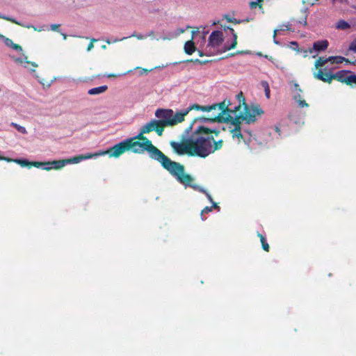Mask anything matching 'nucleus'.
<instances>
[{
    "instance_id": "obj_50",
    "label": "nucleus",
    "mask_w": 356,
    "mask_h": 356,
    "mask_svg": "<svg viewBox=\"0 0 356 356\" xmlns=\"http://www.w3.org/2000/svg\"><path fill=\"white\" fill-rule=\"evenodd\" d=\"M265 58H268V60H270L273 62V58L271 56H268L266 55Z\"/></svg>"
},
{
    "instance_id": "obj_9",
    "label": "nucleus",
    "mask_w": 356,
    "mask_h": 356,
    "mask_svg": "<svg viewBox=\"0 0 356 356\" xmlns=\"http://www.w3.org/2000/svg\"><path fill=\"white\" fill-rule=\"evenodd\" d=\"M333 79L341 83H346L348 86H353L356 83V74H351L348 70H340L332 74Z\"/></svg>"
},
{
    "instance_id": "obj_10",
    "label": "nucleus",
    "mask_w": 356,
    "mask_h": 356,
    "mask_svg": "<svg viewBox=\"0 0 356 356\" xmlns=\"http://www.w3.org/2000/svg\"><path fill=\"white\" fill-rule=\"evenodd\" d=\"M170 146L173 150L179 155L187 154L192 156V149L191 147V139L188 138L185 142L179 143L176 141H171Z\"/></svg>"
},
{
    "instance_id": "obj_48",
    "label": "nucleus",
    "mask_w": 356,
    "mask_h": 356,
    "mask_svg": "<svg viewBox=\"0 0 356 356\" xmlns=\"http://www.w3.org/2000/svg\"><path fill=\"white\" fill-rule=\"evenodd\" d=\"M116 76H117V75L115 74H109L107 75V77H108V78L116 77Z\"/></svg>"
},
{
    "instance_id": "obj_42",
    "label": "nucleus",
    "mask_w": 356,
    "mask_h": 356,
    "mask_svg": "<svg viewBox=\"0 0 356 356\" xmlns=\"http://www.w3.org/2000/svg\"><path fill=\"white\" fill-rule=\"evenodd\" d=\"M0 18L4 19H6V20H8V21H10V22H13V23H16V24H17V22H16L15 19H13L10 18V17H2V16H1V15H0Z\"/></svg>"
},
{
    "instance_id": "obj_19",
    "label": "nucleus",
    "mask_w": 356,
    "mask_h": 356,
    "mask_svg": "<svg viewBox=\"0 0 356 356\" xmlns=\"http://www.w3.org/2000/svg\"><path fill=\"white\" fill-rule=\"evenodd\" d=\"M108 89L107 86H101L97 88H93L88 91V93L90 95H99L104 92Z\"/></svg>"
},
{
    "instance_id": "obj_51",
    "label": "nucleus",
    "mask_w": 356,
    "mask_h": 356,
    "mask_svg": "<svg viewBox=\"0 0 356 356\" xmlns=\"http://www.w3.org/2000/svg\"><path fill=\"white\" fill-rule=\"evenodd\" d=\"M0 161H9L8 159H6L4 156H0Z\"/></svg>"
},
{
    "instance_id": "obj_49",
    "label": "nucleus",
    "mask_w": 356,
    "mask_h": 356,
    "mask_svg": "<svg viewBox=\"0 0 356 356\" xmlns=\"http://www.w3.org/2000/svg\"><path fill=\"white\" fill-rule=\"evenodd\" d=\"M243 51H238L237 52L234 53V54H232L231 55L232 56H234L235 54H243Z\"/></svg>"
},
{
    "instance_id": "obj_41",
    "label": "nucleus",
    "mask_w": 356,
    "mask_h": 356,
    "mask_svg": "<svg viewBox=\"0 0 356 356\" xmlns=\"http://www.w3.org/2000/svg\"><path fill=\"white\" fill-rule=\"evenodd\" d=\"M293 86H294V88H295V90H296V91H298V92H302V90H301L300 86H299V84H298V83H293Z\"/></svg>"
},
{
    "instance_id": "obj_38",
    "label": "nucleus",
    "mask_w": 356,
    "mask_h": 356,
    "mask_svg": "<svg viewBox=\"0 0 356 356\" xmlns=\"http://www.w3.org/2000/svg\"><path fill=\"white\" fill-rule=\"evenodd\" d=\"M97 42V40H96V39H94V38H93V39H92V40H91V41L90 42V43L88 44V47H87V51H90V50L93 48V47H94V45H93V42Z\"/></svg>"
},
{
    "instance_id": "obj_21",
    "label": "nucleus",
    "mask_w": 356,
    "mask_h": 356,
    "mask_svg": "<svg viewBox=\"0 0 356 356\" xmlns=\"http://www.w3.org/2000/svg\"><path fill=\"white\" fill-rule=\"evenodd\" d=\"M6 159H8L9 161H6L7 162H11L13 161L19 165H20L22 167H29L30 168V161L26 159H12L9 158L4 157Z\"/></svg>"
},
{
    "instance_id": "obj_7",
    "label": "nucleus",
    "mask_w": 356,
    "mask_h": 356,
    "mask_svg": "<svg viewBox=\"0 0 356 356\" xmlns=\"http://www.w3.org/2000/svg\"><path fill=\"white\" fill-rule=\"evenodd\" d=\"M228 106H231L229 100L224 99L222 102L214 104L209 106H201L197 104H193L186 108L188 113L192 110L201 111L204 112H211L216 109H222V112H227Z\"/></svg>"
},
{
    "instance_id": "obj_13",
    "label": "nucleus",
    "mask_w": 356,
    "mask_h": 356,
    "mask_svg": "<svg viewBox=\"0 0 356 356\" xmlns=\"http://www.w3.org/2000/svg\"><path fill=\"white\" fill-rule=\"evenodd\" d=\"M332 74L330 72H323L321 69H319L317 72L314 73V76L318 80L330 83L333 80Z\"/></svg>"
},
{
    "instance_id": "obj_39",
    "label": "nucleus",
    "mask_w": 356,
    "mask_h": 356,
    "mask_svg": "<svg viewBox=\"0 0 356 356\" xmlns=\"http://www.w3.org/2000/svg\"><path fill=\"white\" fill-rule=\"evenodd\" d=\"M188 62H194V63H199L200 65H202V64H205L207 63V61H203V60H201L200 59H195V60H193V59H191V60H187Z\"/></svg>"
},
{
    "instance_id": "obj_12",
    "label": "nucleus",
    "mask_w": 356,
    "mask_h": 356,
    "mask_svg": "<svg viewBox=\"0 0 356 356\" xmlns=\"http://www.w3.org/2000/svg\"><path fill=\"white\" fill-rule=\"evenodd\" d=\"M329 45V42L327 40H318L313 44V48H309L308 50H304L303 52L305 53L304 56L306 57L307 56V53H312L313 50L316 51H325L327 49V47Z\"/></svg>"
},
{
    "instance_id": "obj_15",
    "label": "nucleus",
    "mask_w": 356,
    "mask_h": 356,
    "mask_svg": "<svg viewBox=\"0 0 356 356\" xmlns=\"http://www.w3.org/2000/svg\"><path fill=\"white\" fill-rule=\"evenodd\" d=\"M97 156L95 154H86L84 155H79L76 156H74L71 159H67V163H79L82 160L92 159L93 157Z\"/></svg>"
},
{
    "instance_id": "obj_23",
    "label": "nucleus",
    "mask_w": 356,
    "mask_h": 356,
    "mask_svg": "<svg viewBox=\"0 0 356 356\" xmlns=\"http://www.w3.org/2000/svg\"><path fill=\"white\" fill-rule=\"evenodd\" d=\"M4 42L5 44L8 47H10L15 50L22 51V48L19 44L14 43L13 40L9 38H5Z\"/></svg>"
},
{
    "instance_id": "obj_18",
    "label": "nucleus",
    "mask_w": 356,
    "mask_h": 356,
    "mask_svg": "<svg viewBox=\"0 0 356 356\" xmlns=\"http://www.w3.org/2000/svg\"><path fill=\"white\" fill-rule=\"evenodd\" d=\"M228 29H229L230 32L233 35L234 40L229 45H227V44H225V45L224 47V51H229L230 49H233L237 45V35H236V33H235L233 28L228 27Z\"/></svg>"
},
{
    "instance_id": "obj_36",
    "label": "nucleus",
    "mask_w": 356,
    "mask_h": 356,
    "mask_svg": "<svg viewBox=\"0 0 356 356\" xmlns=\"http://www.w3.org/2000/svg\"><path fill=\"white\" fill-rule=\"evenodd\" d=\"M207 52L204 54L202 51L198 50L199 56H203L206 55V56H211L213 54V51H209V49L207 50Z\"/></svg>"
},
{
    "instance_id": "obj_16",
    "label": "nucleus",
    "mask_w": 356,
    "mask_h": 356,
    "mask_svg": "<svg viewBox=\"0 0 356 356\" xmlns=\"http://www.w3.org/2000/svg\"><path fill=\"white\" fill-rule=\"evenodd\" d=\"M67 159L66 160H58V161H54L51 162H47V165H52V166L50 167H45L44 169L45 170H50L51 169L55 170H59L65 166V164H67Z\"/></svg>"
},
{
    "instance_id": "obj_6",
    "label": "nucleus",
    "mask_w": 356,
    "mask_h": 356,
    "mask_svg": "<svg viewBox=\"0 0 356 356\" xmlns=\"http://www.w3.org/2000/svg\"><path fill=\"white\" fill-rule=\"evenodd\" d=\"M127 151H131L133 152V147L131 143H129L127 139L115 144L106 151L95 153V155L101 156L108 154L110 157L118 158Z\"/></svg>"
},
{
    "instance_id": "obj_22",
    "label": "nucleus",
    "mask_w": 356,
    "mask_h": 356,
    "mask_svg": "<svg viewBox=\"0 0 356 356\" xmlns=\"http://www.w3.org/2000/svg\"><path fill=\"white\" fill-rule=\"evenodd\" d=\"M301 92H299L298 94H296L295 96H294V99L298 102V106L301 108H303V107H308L309 106V104L305 102V99H303L302 98V96H301Z\"/></svg>"
},
{
    "instance_id": "obj_45",
    "label": "nucleus",
    "mask_w": 356,
    "mask_h": 356,
    "mask_svg": "<svg viewBox=\"0 0 356 356\" xmlns=\"http://www.w3.org/2000/svg\"><path fill=\"white\" fill-rule=\"evenodd\" d=\"M332 1L334 3V2H339L341 3H343V4H348V0H332Z\"/></svg>"
},
{
    "instance_id": "obj_11",
    "label": "nucleus",
    "mask_w": 356,
    "mask_h": 356,
    "mask_svg": "<svg viewBox=\"0 0 356 356\" xmlns=\"http://www.w3.org/2000/svg\"><path fill=\"white\" fill-rule=\"evenodd\" d=\"M223 42V34L220 31H213L208 41V44L207 46V49H209V51H214V49L216 47H219L222 42Z\"/></svg>"
},
{
    "instance_id": "obj_20",
    "label": "nucleus",
    "mask_w": 356,
    "mask_h": 356,
    "mask_svg": "<svg viewBox=\"0 0 356 356\" xmlns=\"http://www.w3.org/2000/svg\"><path fill=\"white\" fill-rule=\"evenodd\" d=\"M131 37H136V38L137 39H138V40H143V39H144V38H145V37H144L143 35H137V34H136L135 33H134L132 35H131L130 36H129V38H131ZM127 38H128V37H124V38H121V39H117V38H116V39H114L112 42H111L109 39H107V40H106V42L107 44H111L112 42H119V41H122V40H126V39H127Z\"/></svg>"
},
{
    "instance_id": "obj_24",
    "label": "nucleus",
    "mask_w": 356,
    "mask_h": 356,
    "mask_svg": "<svg viewBox=\"0 0 356 356\" xmlns=\"http://www.w3.org/2000/svg\"><path fill=\"white\" fill-rule=\"evenodd\" d=\"M257 236L260 239L263 250L266 252H269L270 246L268 243L266 242L265 237L259 232L257 233Z\"/></svg>"
},
{
    "instance_id": "obj_5",
    "label": "nucleus",
    "mask_w": 356,
    "mask_h": 356,
    "mask_svg": "<svg viewBox=\"0 0 356 356\" xmlns=\"http://www.w3.org/2000/svg\"><path fill=\"white\" fill-rule=\"evenodd\" d=\"M172 109L159 108L155 112V116L159 120H152L149 123L152 124L154 131L159 136H162L164 129L166 127H172Z\"/></svg>"
},
{
    "instance_id": "obj_52",
    "label": "nucleus",
    "mask_w": 356,
    "mask_h": 356,
    "mask_svg": "<svg viewBox=\"0 0 356 356\" xmlns=\"http://www.w3.org/2000/svg\"><path fill=\"white\" fill-rule=\"evenodd\" d=\"M302 23H303V24H304L305 26V25H307V17H305V18H304V19H303V22H302Z\"/></svg>"
},
{
    "instance_id": "obj_53",
    "label": "nucleus",
    "mask_w": 356,
    "mask_h": 356,
    "mask_svg": "<svg viewBox=\"0 0 356 356\" xmlns=\"http://www.w3.org/2000/svg\"><path fill=\"white\" fill-rule=\"evenodd\" d=\"M153 35H154V32L150 31L147 36H153Z\"/></svg>"
},
{
    "instance_id": "obj_43",
    "label": "nucleus",
    "mask_w": 356,
    "mask_h": 356,
    "mask_svg": "<svg viewBox=\"0 0 356 356\" xmlns=\"http://www.w3.org/2000/svg\"><path fill=\"white\" fill-rule=\"evenodd\" d=\"M59 26H60V24H52L51 26V29L52 31H58Z\"/></svg>"
},
{
    "instance_id": "obj_35",
    "label": "nucleus",
    "mask_w": 356,
    "mask_h": 356,
    "mask_svg": "<svg viewBox=\"0 0 356 356\" xmlns=\"http://www.w3.org/2000/svg\"><path fill=\"white\" fill-rule=\"evenodd\" d=\"M46 164H47V163H42V162H38V161H32V162L30 161V168L32 166L39 168L41 165H46Z\"/></svg>"
},
{
    "instance_id": "obj_60",
    "label": "nucleus",
    "mask_w": 356,
    "mask_h": 356,
    "mask_svg": "<svg viewBox=\"0 0 356 356\" xmlns=\"http://www.w3.org/2000/svg\"><path fill=\"white\" fill-rule=\"evenodd\" d=\"M353 85H356V83H353Z\"/></svg>"
},
{
    "instance_id": "obj_46",
    "label": "nucleus",
    "mask_w": 356,
    "mask_h": 356,
    "mask_svg": "<svg viewBox=\"0 0 356 356\" xmlns=\"http://www.w3.org/2000/svg\"><path fill=\"white\" fill-rule=\"evenodd\" d=\"M333 58H334V56H330L327 58V63L330 62L332 64H333Z\"/></svg>"
},
{
    "instance_id": "obj_27",
    "label": "nucleus",
    "mask_w": 356,
    "mask_h": 356,
    "mask_svg": "<svg viewBox=\"0 0 356 356\" xmlns=\"http://www.w3.org/2000/svg\"><path fill=\"white\" fill-rule=\"evenodd\" d=\"M336 27L338 29L346 30L350 28V24L347 22L341 19L337 22Z\"/></svg>"
},
{
    "instance_id": "obj_58",
    "label": "nucleus",
    "mask_w": 356,
    "mask_h": 356,
    "mask_svg": "<svg viewBox=\"0 0 356 356\" xmlns=\"http://www.w3.org/2000/svg\"><path fill=\"white\" fill-rule=\"evenodd\" d=\"M352 8L356 10V5L352 6Z\"/></svg>"
},
{
    "instance_id": "obj_8",
    "label": "nucleus",
    "mask_w": 356,
    "mask_h": 356,
    "mask_svg": "<svg viewBox=\"0 0 356 356\" xmlns=\"http://www.w3.org/2000/svg\"><path fill=\"white\" fill-rule=\"evenodd\" d=\"M218 113H212L209 117H200L196 118L193 120V123L191 124L190 128L192 127V125L194 122L197 121H200L202 122H227L229 123L230 121L231 114L227 113V112H222V109H217Z\"/></svg>"
},
{
    "instance_id": "obj_31",
    "label": "nucleus",
    "mask_w": 356,
    "mask_h": 356,
    "mask_svg": "<svg viewBox=\"0 0 356 356\" xmlns=\"http://www.w3.org/2000/svg\"><path fill=\"white\" fill-rule=\"evenodd\" d=\"M10 126L15 128L19 133L26 134L27 133L26 129L24 127L21 126L15 122H11Z\"/></svg>"
},
{
    "instance_id": "obj_54",
    "label": "nucleus",
    "mask_w": 356,
    "mask_h": 356,
    "mask_svg": "<svg viewBox=\"0 0 356 356\" xmlns=\"http://www.w3.org/2000/svg\"><path fill=\"white\" fill-rule=\"evenodd\" d=\"M63 38L65 40L67 38V35L65 33H62Z\"/></svg>"
},
{
    "instance_id": "obj_3",
    "label": "nucleus",
    "mask_w": 356,
    "mask_h": 356,
    "mask_svg": "<svg viewBox=\"0 0 356 356\" xmlns=\"http://www.w3.org/2000/svg\"><path fill=\"white\" fill-rule=\"evenodd\" d=\"M219 134L220 131L218 129L199 126L190 138L192 156L206 158L212 154L211 144L213 142L212 134L218 136Z\"/></svg>"
},
{
    "instance_id": "obj_47",
    "label": "nucleus",
    "mask_w": 356,
    "mask_h": 356,
    "mask_svg": "<svg viewBox=\"0 0 356 356\" xmlns=\"http://www.w3.org/2000/svg\"><path fill=\"white\" fill-rule=\"evenodd\" d=\"M347 63H349V64H353L354 65H356V59L354 60H350V62H348Z\"/></svg>"
},
{
    "instance_id": "obj_44",
    "label": "nucleus",
    "mask_w": 356,
    "mask_h": 356,
    "mask_svg": "<svg viewBox=\"0 0 356 356\" xmlns=\"http://www.w3.org/2000/svg\"><path fill=\"white\" fill-rule=\"evenodd\" d=\"M212 203H213V204L211 207H212V209H218L219 211L220 210V207L217 204V203L214 202L213 201Z\"/></svg>"
},
{
    "instance_id": "obj_57",
    "label": "nucleus",
    "mask_w": 356,
    "mask_h": 356,
    "mask_svg": "<svg viewBox=\"0 0 356 356\" xmlns=\"http://www.w3.org/2000/svg\"><path fill=\"white\" fill-rule=\"evenodd\" d=\"M257 54L258 56H262V54H261V53H260V52H259V53H257Z\"/></svg>"
},
{
    "instance_id": "obj_4",
    "label": "nucleus",
    "mask_w": 356,
    "mask_h": 356,
    "mask_svg": "<svg viewBox=\"0 0 356 356\" xmlns=\"http://www.w3.org/2000/svg\"><path fill=\"white\" fill-rule=\"evenodd\" d=\"M184 166L178 163V165L175 166L170 173L175 177L180 184L184 185L186 187L192 188L195 191L204 193L207 199L211 202H213L211 195L203 187L194 184V178L191 175L184 173Z\"/></svg>"
},
{
    "instance_id": "obj_25",
    "label": "nucleus",
    "mask_w": 356,
    "mask_h": 356,
    "mask_svg": "<svg viewBox=\"0 0 356 356\" xmlns=\"http://www.w3.org/2000/svg\"><path fill=\"white\" fill-rule=\"evenodd\" d=\"M291 31V25L290 24H283L282 26V27L279 29V31ZM278 32V30H275L274 31V33H273V41H274V43L276 44H279V42L276 40V35H277V33Z\"/></svg>"
},
{
    "instance_id": "obj_40",
    "label": "nucleus",
    "mask_w": 356,
    "mask_h": 356,
    "mask_svg": "<svg viewBox=\"0 0 356 356\" xmlns=\"http://www.w3.org/2000/svg\"><path fill=\"white\" fill-rule=\"evenodd\" d=\"M291 45L293 46V49L294 50H296L297 51H302V50L300 49L298 44L297 42H291Z\"/></svg>"
},
{
    "instance_id": "obj_37",
    "label": "nucleus",
    "mask_w": 356,
    "mask_h": 356,
    "mask_svg": "<svg viewBox=\"0 0 356 356\" xmlns=\"http://www.w3.org/2000/svg\"><path fill=\"white\" fill-rule=\"evenodd\" d=\"M318 0H302L303 4H309L311 6H314Z\"/></svg>"
},
{
    "instance_id": "obj_14",
    "label": "nucleus",
    "mask_w": 356,
    "mask_h": 356,
    "mask_svg": "<svg viewBox=\"0 0 356 356\" xmlns=\"http://www.w3.org/2000/svg\"><path fill=\"white\" fill-rule=\"evenodd\" d=\"M188 114L186 109L181 112H177L172 115V127L184 120L185 116Z\"/></svg>"
},
{
    "instance_id": "obj_34",
    "label": "nucleus",
    "mask_w": 356,
    "mask_h": 356,
    "mask_svg": "<svg viewBox=\"0 0 356 356\" xmlns=\"http://www.w3.org/2000/svg\"><path fill=\"white\" fill-rule=\"evenodd\" d=\"M348 49L353 52H356V38L354 39L350 44Z\"/></svg>"
},
{
    "instance_id": "obj_33",
    "label": "nucleus",
    "mask_w": 356,
    "mask_h": 356,
    "mask_svg": "<svg viewBox=\"0 0 356 356\" xmlns=\"http://www.w3.org/2000/svg\"><path fill=\"white\" fill-rule=\"evenodd\" d=\"M249 6H250V8L251 9H254L255 8H257V6L259 8H262V4L261 3H259L257 1H250L249 3Z\"/></svg>"
},
{
    "instance_id": "obj_30",
    "label": "nucleus",
    "mask_w": 356,
    "mask_h": 356,
    "mask_svg": "<svg viewBox=\"0 0 356 356\" xmlns=\"http://www.w3.org/2000/svg\"><path fill=\"white\" fill-rule=\"evenodd\" d=\"M343 62H346V63L350 62V59L346 58L341 56H334V58H333V64H334V63L339 64V63H342Z\"/></svg>"
},
{
    "instance_id": "obj_1",
    "label": "nucleus",
    "mask_w": 356,
    "mask_h": 356,
    "mask_svg": "<svg viewBox=\"0 0 356 356\" xmlns=\"http://www.w3.org/2000/svg\"><path fill=\"white\" fill-rule=\"evenodd\" d=\"M153 131L154 129L149 122L140 128V132L136 136L127 138V140L133 147V153L143 154L145 152H147L152 159L157 161L164 169L170 172L178 165V162L169 159L145 136V134Z\"/></svg>"
},
{
    "instance_id": "obj_32",
    "label": "nucleus",
    "mask_w": 356,
    "mask_h": 356,
    "mask_svg": "<svg viewBox=\"0 0 356 356\" xmlns=\"http://www.w3.org/2000/svg\"><path fill=\"white\" fill-rule=\"evenodd\" d=\"M211 211H212V207H204L202 210L201 213H200L202 220H204V218H203V215L204 213H208L211 212Z\"/></svg>"
},
{
    "instance_id": "obj_28",
    "label": "nucleus",
    "mask_w": 356,
    "mask_h": 356,
    "mask_svg": "<svg viewBox=\"0 0 356 356\" xmlns=\"http://www.w3.org/2000/svg\"><path fill=\"white\" fill-rule=\"evenodd\" d=\"M327 63V58L319 57L315 62L316 69L324 66Z\"/></svg>"
},
{
    "instance_id": "obj_26",
    "label": "nucleus",
    "mask_w": 356,
    "mask_h": 356,
    "mask_svg": "<svg viewBox=\"0 0 356 356\" xmlns=\"http://www.w3.org/2000/svg\"><path fill=\"white\" fill-rule=\"evenodd\" d=\"M222 145H223V140L222 139L219 140L218 141H216L213 139V142L211 144V149H213L212 153H213L215 151L220 149L222 147Z\"/></svg>"
},
{
    "instance_id": "obj_29",
    "label": "nucleus",
    "mask_w": 356,
    "mask_h": 356,
    "mask_svg": "<svg viewBox=\"0 0 356 356\" xmlns=\"http://www.w3.org/2000/svg\"><path fill=\"white\" fill-rule=\"evenodd\" d=\"M261 84L262 87L264 89L266 97L268 99H269L270 98V87H269V85H268V82L266 81H261Z\"/></svg>"
},
{
    "instance_id": "obj_55",
    "label": "nucleus",
    "mask_w": 356,
    "mask_h": 356,
    "mask_svg": "<svg viewBox=\"0 0 356 356\" xmlns=\"http://www.w3.org/2000/svg\"><path fill=\"white\" fill-rule=\"evenodd\" d=\"M31 65L34 67H37L38 65L35 63H32Z\"/></svg>"
},
{
    "instance_id": "obj_17",
    "label": "nucleus",
    "mask_w": 356,
    "mask_h": 356,
    "mask_svg": "<svg viewBox=\"0 0 356 356\" xmlns=\"http://www.w3.org/2000/svg\"><path fill=\"white\" fill-rule=\"evenodd\" d=\"M195 31H192V38L191 40L187 41L184 44V51L188 55H192L196 51V47L193 41Z\"/></svg>"
},
{
    "instance_id": "obj_2",
    "label": "nucleus",
    "mask_w": 356,
    "mask_h": 356,
    "mask_svg": "<svg viewBox=\"0 0 356 356\" xmlns=\"http://www.w3.org/2000/svg\"><path fill=\"white\" fill-rule=\"evenodd\" d=\"M238 100V105L233 108L228 106L227 112L231 114V119L229 123L234 127L231 130L233 138H243L241 131V124L243 121L247 123L254 122L257 120V115H261L264 112L259 105H252L250 107L245 103V97L242 92L236 95Z\"/></svg>"
},
{
    "instance_id": "obj_59",
    "label": "nucleus",
    "mask_w": 356,
    "mask_h": 356,
    "mask_svg": "<svg viewBox=\"0 0 356 356\" xmlns=\"http://www.w3.org/2000/svg\"><path fill=\"white\" fill-rule=\"evenodd\" d=\"M106 45H103V46H102V48H103V49H106Z\"/></svg>"
},
{
    "instance_id": "obj_56",
    "label": "nucleus",
    "mask_w": 356,
    "mask_h": 356,
    "mask_svg": "<svg viewBox=\"0 0 356 356\" xmlns=\"http://www.w3.org/2000/svg\"><path fill=\"white\" fill-rule=\"evenodd\" d=\"M264 0H257V2H258L259 3H261V2H262Z\"/></svg>"
}]
</instances>
